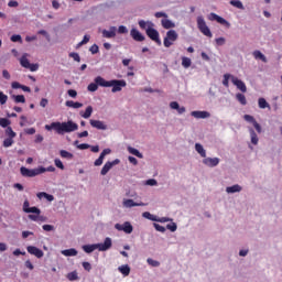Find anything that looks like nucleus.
<instances>
[{
    "label": "nucleus",
    "instance_id": "f257e3e1",
    "mask_svg": "<svg viewBox=\"0 0 282 282\" xmlns=\"http://www.w3.org/2000/svg\"><path fill=\"white\" fill-rule=\"evenodd\" d=\"M46 131H52V129H54V131H56V133H58V135H65V133H72L74 131H78V123L68 120L66 122H52L51 124H46L45 126Z\"/></svg>",
    "mask_w": 282,
    "mask_h": 282
},
{
    "label": "nucleus",
    "instance_id": "f03ea898",
    "mask_svg": "<svg viewBox=\"0 0 282 282\" xmlns=\"http://www.w3.org/2000/svg\"><path fill=\"white\" fill-rule=\"evenodd\" d=\"M95 83H97L99 87H112V94H117V91H122V87H127V82L124 79L107 80L100 76H97L95 78Z\"/></svg>",
    "mask_w": 282,
    "mask_h": 282
},
{
    "label": "nucleus",
    "instance_id": "7ed1b4c3",
    "mask_svg": "<svg viewBox=\"0 0 282 282\" xmlns=\"http://www.w3.org/2000/svg\"><path fill=\"white\" fill-rule=\"evenodd\" d=\"M46 171L48 173H54V171H56V167L48 166L47 169H45L43 166H40L37 169L30 170L25 166H22L20 169V173H21L22 177H36V175H43V173H46Z\"/></svg>",
    "mask_w": 282,
    "mask_h": 282
},
{
    "label": "nucleus",
    "instance_id": "20e7f679",
    "mask_svg": "<svg viewBox=\"0 0 282 282\" xmlns=\"http://www.w3.org/2000/svg\"><path fill=\"white\" fill-rule=\"evenodd\" d=\"M111 246H112L111 238H106L102 243L83 246V250L87 254H91L94 250H99L100 252H107V250H109Z\"/></svg>",
    "mask_w": 282,
    "mask_h": 282
},
{
    "label": "nucleus",
    "instance_id": "39448f33",
    "mask_svg": "<svg viewBox=\"0 0 282 282\" xmlns=\"http://www.w3.org/2000/svg\"><path fill=\"white\" fill-rule=\"evenodd\" d=\"M197 28L204 36H208V39H213V32H210V29L208 25H206V21L204 20L203 17L197 18Z\"/></svg>",
    "mask_w": 282,
    "mask_h": 282
},
{
    "label": "nucleus",
    "instance_id": "423d86ee",
    "mask_svg": "<svg viewBox=\"0 0 282 282\" xmlns=\"http://www.w3.org/2000/svg\"><path fill=\"white\" fill-rule=\"evenodd\" d=\"M145 34L149 36V39H151V41H154V43H158V45H162V40H160V32L153 29V23H149V28L147 29Z\"/></svg>",
    "mask_w": 282,
    "mask_h": 282
},
{
    "label": "nucleus",
    "instance_id": "0eeeda50",
    "mask_svg": "<svg viewBox=\"0 0 282 282\" xmlns=\"http://www.w3.org/2000/svg\"><path fill=\"white\" fill-rule=\"evenodd\" d=\"M177 39H178L177 31L175 30L167 31L166 36L163 40L164 47H171V45H173V43H175Z\"/></svg>",
    "mask_w": 282,
    "mask_h": 282
},
{
    "label": "nucleus",
    "instance_id": "6e6552de",
    "mask_svg": "<svg viewBox=\"0 0 282 282\" xmlns=\"http://www.w3.org/2000/svg\"><path fill=\"white\" fill-rule=\"evenodd\" d=\"M20 65L24 67V69H30V72L39 70V64H31L30 59H28V54L22 55L20 58Z\"/></svg>",
    "mask_w": 282,
    "mask_h": 282
},
{
    "label": "nucleus",
    "instance_id": "1a4fd4ad",
    "mask_svg": "<svg viewBox=\"0 0 282 282\" xmlns=\"http://www.w3.org/2000/svg\"><path fill=\"white\" fill-rule=\"evenodd\" d=\"M115 228L116 230L126 232V235H131V232H133V226L129 221L123 223V225L116 224Z\"/></svg>",
    "mask_w": 282,
    "mask_h": 282
},
{
    "label": "nucleus",
    "instance_id": "9d476101",
    "mask_svg": "<svg viewBox=\"0 0 282 282\" xmlns=\"http://www.w3.org/2000/svg\"><path fill=\"white\" fill-rule=\"evenodd\" d=\"M26 251L29 252V254L36 257V259H43V256H44L43 250L39 249L35 246H28Z\"/></svg>",
    "mask_w": 282,
    "mask_h": 282
},
{
    "label": "nucleus",
    "instance_id": "9b49d317",
    "mask_svg": "<svg viewBox=\"0 0 282 282\" xmlns=\"http://www.w3.org/2000/svg\"><path fill=\"white\" fill-rule=\"evenodd\" d=\"M116 164H120V160L116 159L112 162H106L105 165L101 169L100 174L101 175H107V173H109V171H111V169H113V166H116Z\"/></svg>",
    "mask_w": 282,
    "mask_h": 282
},
{
    "label": "nucleus",
    "instance_id": "f8f14e48",
    "mask_svg": "<svg viewBox=\"0 0 282 282\" xmlns=\"http://www.w3.org/2000/svg\"><path fill=\"white\" fill-rule=\"evenodd\" d=\"M231 83L237 87V89L242 91V94H246V91H248V87H246V83H243V80L237 77H231Z\"/></svg>",
    "mask_w": 282,
    "mask_h": 282
},
{
    "label": "nucleus",
    "instance_id": "ddd939ff",
    "mask_svg": "<svg viewBox=\"0 0 282 282\" xmlns=\"http://www.w3.org/2000/svg\"><path fill=\"white\" fill-rule=\"evenodd\" d=\"M203 164L205 166H209V169H214V166H217L219 164V158H206L203 160Z\"/></svg>",
    "mask_w": 282,
    "mask_h": 282
},
{
    "label": "nucleus",
    "instance_id": "4468645a",
    "mask_svg": "<svg viewBox=\"0 0 282 282\" xmlns=\"http://www.w3.org/2000/svg\"><path fill=\"white\" fill-rule=\"evenodd\" d=\"M89 122L90 127L94 129H98L99 131H107V124H105L102 121L90 119Z\"/></svg>",
    "mask_w": 282,
    "mask_h": 282
},
{
    "label": "nucleus",
    "instance_id": "2eb2a0df",
    "mask_svg": "<svg viewBox=\"0 0 282 282\" xmlns=\"http://www.w3.org/2000/svg\"><path fill=\"white\" fill-rule=\"evenodd\" d=\"M116 32H118V29L111 26L109 30H102L101 34L104 39H116Z\"/></svg>",
    "mask_w": 282,
    "mask_h": 282
},
{
    "label": "nucleus",
    "instance_id": "dca6fc26",
    "mask_svg": "<svg viewBox=\"0 0 282 282\" xmlns=\"http://www.w3.org/2000/svg\"><path fill=\"white\" fill-rule=\"evenodd\" d=\"M111 153V149H105L100 153L99 158L95 161V166H102V162H105V156Z\"/></svg>",
    "mask_w": 282,
    "mask_h": 282
},
{
    "label": "nucleus",
    "instance_id": "f3484780",
    "mask_svg": "<svg viewBox=\"0 0 282 282\" xmlns=\"http://www.w3.org/2000/svg\"><path fill=\"white\" fill-rule=\"evenodd\" d=\"M130 36L133 39V41H138L139 43H142L144 41V35L138 31V29H132L130 31Z\"/></svg>",
    "mask_w": 282,
    "mask_h": 282
},
{
    "label": "nucleus",
    "instance_id": "a211bd4d",
    "mask_svg": "<svg viewBox=\"0 0 282 282\" xmlns=\"http://www.w3.org/2000/svg\"><path fill=\"white\" fill-rule=\"evenodd\" d=\"M208 20L209 21H217V23H220V25H226V23H228V21H226V19L219 17L217 13H210L208 15Z\"/></svg>",
    "mask_w": 282,
    "mask_h": 282
},
{
    "label": "nucleus",
    "instance_id": "6ab92c4d",
    "mask_svg": "<svg viewBox=\"0 0 282 282\" xmlns=\"http://www.w3.org/2000/svg\"><path fill=\"white\" fill-rule=\"evenodd\" d=\"M191 116L197 119H205V118H210V112L196 110V111H192Z\"/></svg>",
    "mask_w": 282,
    "mask_h": 282
},
{
    "label": "nucleus",
    "instance_id": "aec40b11",
    "mask_svg": "<svg viewBox=\"0 0 282 282\" xmlns=\"http://www.w3.org/2000/svg\"><path fill=\"white\" fill-rule=\"evenodd\" d=\"M123 206L126 208H133V206H147L144 203H135L133 199H126L123 200Z\"/></svg>",
    "mask_w": 282,
    "mask_h": 282
},
{
    "label": "nucleus",
    "instance_id": "412c9836",
    "mask_svg": "<svg viewBox=\"0 0 282 282\" xmlns=\"http://www.w3.org/2000/svg\"><path fill=\"white\" fill-rule=\"evenodd\" d=\"M252 56L253 58H256V61H262V63H268V57H265V55H263L261 51H253Z\"/></svg>",
    "mask_w": 282,
    "mask_h": 282
},
{
    "label": "nucleus",
    "instance_id": "4be33fe9",
    "mask_svg": "<svg viewBox=\"0 0 282 282\" xmlns=\"http://www.w3.org/2000/svg\"><path fill=\"white\" fill-rule=\"evenodd\" d=\"M91 113H94V107L88 106L85 110V112L80 111L79 115L82 118H85V120L91 118Z\"/></svg>",
    "mask_w": 282,
    "mask_h": 282
},
{
    "label": "nucleus",
    "instance_id": "5701e85b",
    "mask_svg": "<svg viewBox=\"0 0 282 282\" xmlns=\"http://www.w3.org/2000/svg\"><path fill=\"white\" fill-rule=\"evenodd\" d=\"M65 105L67 107H69L70 109H80L83 107V104L82 102H78V101H74V100H67L65 102Z\"/></svg>",
    "mask_w": 282,
    "mask_h": 282
},
{
    "label": "nucleus",
    "instance_id": "b1692460",
    "mask_svg": "<svg viewBox=\"0 0 282 282\" xmlns=\"http://www.w3.org/2000/svg\"><path fill=\"white\" fill-rule=\"evenodd\" d=\"M11 98L15 102V105H19V104L24 105L25 102V96L23 95H12Z\"/></svg>",
    "mask_w": 282,
    "mask_h": 282
},
{
    "label": "nucleus",
    "instance_id": "393cba45",
    "mask_svg": "<svg viewBox=\"0 0 282 282\" xmlns=\"http://www.w3.org/2000/svg\"><path fill=\"white\" fill-rule=\"evenodd\" d=\"M258 107H259L260 109H270V104H268V101L265 100V98L260 97V98L258 99Z\"/></svg>",
    "mask_w": 282,
    "mask_h": 282
},
{
    "label": "nucleus",
    "instance_id": "a878e982",
    "mask_svg": "<svg viewBox=\"0 0 282 282\" xmlns=\"http://www.w3.org/2000/svg\"><path fill=\"white\" fill-rule=\"evenodd\" d=\"M118 270L123 276H129V274H131V268L128 264L119 267Z\"/></svg>",
    "mask_w": 282,
    "mask_h": 282
},
{
    "label": "nucleus",
    "instance_id": "bb28decb",
    "mask_svg": "<svg viewBox=\"0 0 282 282\" xmlns=\"http://www.w3.org/2000/svg\"><path fill=\"white\" fill-rule=\"evenodd\" d=\"M164 30H171V28H175V23H173V21L169 20V19H163L161 21Z\"/></svg>",
    "mask_w": 282,
    "mask_h": 282
},
{
    "label": "nucleus",
    "instance_id": "cd10ccee",
    "mask_svg": "<svg viewBox=\"0 0 282 282\" xmlns=\"http://www.w3.org/2000/svg\"><path fill=\"white\" fill-rule=\"evenodd\" d=\"M37 197H39V199H43V197H45V199H47V202H54V195L47 194L45 192L37 193Z\"/></svg>",
    "mask_w": 282,
    "mask_h": 282
},
{
    "label": "nucleus",
    "instance_id": "c85d7f7f",
    "mask_svg": "<svg viewBox=\"0 0 282 282\" xmlns=\"http://www.w3.org/2000/svg\"><path fill=\"white\" fill-rule=\"evenodd\" d=\"M62 254H64V257H76V254H78V251L72 248V249L63 250Z\"/></svg>",
    "mask_w": 282,
    "mask_h": 282
},
{
    "label": "nucleus",
    "instance_id": "c756f323",
    "mask_svg": "<svg viewBox=\"0 0 282 282\" xmlns=\"http://www.w3.org/2000/svg\"><path fill=\"white\" fill-rule=\"evenodd\" d=\"M195 150L200 154V158H206V150L200 143L195 144Z\"/></svg>",
    "mask_w": 282,
    "mask_h": 282
},
{
    "label": "nucleus",
    "instance_id": "7c9ffc66",
    "mask_svg": "<svg viewBox=\"0 0 282 282\" xmlns=\"http://www.w3.org/2000/svg\"><path fill=\"white\" fill-rule=\"evenodd\" d=\"M226 193H241V186L240 185H232L226 188Z\"/></svg>",
    "mask_w": 282,
    "mask_h": 282
},
{
    "label": "nucleus",
    "instance_id": "2f4dec72",
    "mask_svg": "<svg viewBox=\"0 0 282 282\" xmlns=\"http://www.w3.org/2000/svg\"><path fill=\"white\" fill-rule=\"evenodd\" d=\"M249 133H250V137H251V142L254 145L259 144V137L257 135V132H254L253 129H249Z\"/></svg>",
    "mask_w": 282,
    "mask_h": 282
},
{
    "label": "nucleus",
    "instance_id": "473e14b6",
    "mask_svg": "<svg viewBox=\"0 0 282 282\" xmlns=\"http://www.w3.org/2000/svg\"><path fill=\"white\" fill-rule=\"evenodd\" d=\"M232 77H235V76L230 75V74H225L224 75V79H223L224 87H230V82L229 80H232Z\"/></svg>",
    "mask_w": 282,
    "mask_h": 282
},
{
    "label": "nucleus",
    "instance_id": "72a5a7b5",
    "mask_svg": "<svg viewBox=\"0 0 282 282\" xmlns=\"http://www.w3.org/2000/svg\"><path fill=\"white\" fill-rule=\"evenodd\" d=\"M59 155H61V158H64L65 160L74 159V154H72V152H67L66 150H61Z\"/></svg>",
    "mask_w": 282,
    "mask_h": 282
},
{
    "label": "nucleus",
    "instance_id": "f704fd0d",
    "mask_svg": "<svg viewBox=\"0 0 282 282\" xmlns=\"http://www.w3.org/2000/svg\"><path fill=\"white\" fill-rule=\"evenodd\" d=\"M236 98H237L238 102H240V105H243V106L248 105V101L246 100V95L238 93L236 95Z\"/></svg>",
    "mask_w": 282,
    "mask_h": 282
},
{
    "label": "nucleus",
    "instance_id": "c9c22d12",
    "mask_svg": "<svg viewBox=\"0 0 282 282\" xmlns=\"http://www.w3.org/2000/svg\"><path fill=\"white\" fill-rule=\"evenodd\" d=\"M142 217H144V219H149L150 221H158V216H154L153 214H151L149 212H144L142 214Z\"/></svg>",
    "mask_w": 282,
    "mask_h": 282
},
{
    "label": "nucleus",
    "instance_id": "e433bc0d",
    "mask_svg": "<svg viewBox=\"0 0 282 282\" xmlns=\"http://www.w3.org/2000/svg\"><path fill=\"white\" fill-rule=\"evenodd\" d=\"M128 151L129 153H131V155H135V158H140V159L143 158L142 153H140V151H138V149L135 148L129 147Z\"/></svg>",
    "mask_w": 282,
    "mask_h": 282
},
{
    "label": "nucleus",
    "instance_id": "4c0bfd02",
    "mask_svg": "<svg viewBox=\"0 0 282 282\" xmlns=\"http://www.w3.org/2000/svg\"><path fill=\"white\" fill-rule=\"evenodd\" d=\"M230 6H234V8H238V10H243V3L240 0H231Z\"/></svg>",
    "mask_w": 282,
    "mask_h": 282
},
{
    "label": "nucleus",
    "instance_id": "58836bf2",
    "mask_svg": "<svg viewBox=\"0 0 282 282\" xmlns=\"http://www.w3.org/2000/svg\"><path fill=\"white\" fill-rule=\"evenodd\" d=\"M192 61L188 57H182V66L185 67V69H188L192 65Z\"/></svg>",
    "mask_w": 282,
    "mask_h": 282
},
{
    "label": "nucleus",
    "instance_id": "ea45409f",
    "mask_svg": "<svg viewBox=\"0 0 282 282\" xmlns=\"http://www.w3.org/2000/svg\"><path fill=\"white\" fill-rule=\"evenodd\" d=\"M98 87H100V84L98 83H90L87 87L88 91H98Z\"/></svg>",
    "mask_w": 282,
    "mask_h": 282
},
{
    "label": "nucleus",
    "instance_id": "a19ab883",
    "mask_svg": "<svg viewBox=\"0 0 282 282\" xmlns=\"http://www.w3.org/2000/svg\"><path fill=\"white\" fill-rule=\"evenodd\" d=\"M6 134H7L9 138H11V139L17 138V132H14V130H12V127H8V128H7Z\"/></svg>",
    "mask_w": 282,
    "mask_h": 282
},
{
    "label": "nucleus",
    "instance_id": "79ce46f5",
    "mask_svg": "<svg viewBox=\"0 0 282 282\" xmlns=\"http://www.w3.org/2000/svg\"><path fill=\"white\" fill-rule=\"evenodd\" d=\"M68 281H78V273L76 271H73L67 274Z\"/></svg>",
    "mask_w": 282,
    "mask_h": 282
},
{
    "label": "nucleus",
    "instance_id": "37998d69",
    "mask_svg": "<svg viewBox=\"0 0 282 282\" xmlns=\"http://www.w3.org/2000/svg\"><path fill=\"white\" fill-rule=\"evenodd\" d=\"M0 127H2L3 129L10 127V120L6 118H0Z\"/></svg>",
    "mask_w": 282,
    "mask_h": 282
},
{
    "label": "nucleus",
    "instance_id": "c03bdc74",
    "mask_svg": "<svg viewBox=\"0 0 282 282\" xmlns=\"http://www.w3.org/2000/svg\"><path fill=\"white\" fill-rule=\"evenodd\" d=\"M54 164L55 166H57V169H61V171H65V165L63 164V161H61V159H55Z\"/></svg>",
    "mask_w": 282,
    "mask_h": 282
},
{
    "label": "nucleus",
    "instance_id": "a18cd8bd",
    "mask_svg": "<svg viewBox=\"0 0 282 282\" xmlns=\"http://www.w3.org/2000/svg\"><path fill=\"white\" fill-rule=\"evenodd\" d=\"M153 227L155 228V230H156L158 232H166V228H165L164 226L158 224V223H154V224H153Z\"/></svg>",
    "mask_w": 282,
    "mask_h": 282
},
{
    "label": "nucleus",
    "instance_id": "49530a36",
    "mask_svg": "<svg viewBox=\"0 0 282 282\" xmlns=\"http://www.w3.org/2000/svg\"><path fill=\"white\" fill-rule=\"evenodd\" d=\"M149 23H153V22H147V21H144V20H140L139 21V26L141 28V30H145V32H147V29L149 28Z\"/></svg>",
    "mask_w": 282,
    "mask_h": 282
},
{
    "label": "nucleus",
    "instance_id": "de8ad7c7",
    "mask_svg": "<svg viewBox=\"0 0 282 282\" xmlns=\"http://www.w3.org/2000/svg\"><path fill=\"white\" fill-rule=\"evenodd\" d=\"M243 120H246V122H250L251 124H254L257 122V119H254V117L250 115H245Z\"/></svg>",
    "mask_w": 282,
    "mask_h": 282
},
{
    "label": "nucleus",
    "instance_id": "09e8293b",
    "mask_svg": "<svg viewBox=\"0 0 282 282\" xmlns=\"http://www.w3.org/2000/svg\"><path fill=\"white\" fill-rule=\"evenodd\" d=\"M147 261H148L149 265H152V268H160V261L153 260L151 258H149Z\"/></svg>",
    "mask_w": 282,
    "mask_h": 282
},
{
    "label": "nucleus",
    "instance_id": "8fccbe9b",
    "mask_svg": "<svg viewBox=\"0 0 282 282\" xmlns=\"http://www.w3.org/2000/svg\"><path fill=\"white\" fill-rule=\"evenodd\" d=\"M12 144H14V140L11 138H7L3 141V147H6V149H8L9 147H12Z\"/></svg>",
    "mask_w": 282,
    "mask_h": 282
},
{
    "label": "nucleus",
    "instance_id": "3c124183",
    "mask_svg": "<svg viewBox=\"0 0 282 282\" xmlns=\"http://www.w3.org/2000/svg\"><path fill=\"white\" fill-rule=\"evenodd\" d=\"M25 213H33L34 215H41V209L37 207H30L29 209H25Z\"/></svg>",
    "mask_w": 282,
    "mask_h": 282
},
{
    "label": "nucleus",
    "instance_id": "603ef678",
    "mask_svg": "<svg viewBox=\"0 0 282 282\" xmlns=\"http://www.w3.org/2000/svg\"><path fill=\"white\" fill-rule=\"evenodd\" d=\"M8 102V95L0 91V105H6Z\"/></svg>",
    "mask_w": 282,
    "mask_h": 282
},
{
    "label": "nucleus",
    "instance_id": "864d4df0",
    "mask_svg": "<svg viewBox=\"0 0 282 282\" xmlns=\"http://www.w3.org/2000/svg\"><path fill=\"white\" fill-rule=\"evenodd\" d=\"M89 52L91 54H98L100 52V48L97 46V44H93L89 48Z\"/></svg>",
    "mask_w": 282,
    "mask_h": 282
},
{
    "label": "nucleus",
    "instance_id": "5fc2aeb1",
    "mask_svg": "<svg viewBox=\"0 0 282 282\" xmlns=\"http://www.w3.org/2000/svg\"><path fill=\"white\" fill-rule=\"evenodd\" d=\"M69 57L76 61V63H80V55L78 53H69Z\"/></svg>",
    "mask_w": 282,
    "mask_h": 282
},
{
    "label": "nucleus",
    "instance_id": "6e6d98bb",
    "mask_svg": "<svg viewBox=\"0 0 282 282\" xmlns=\"http://www.w3.org/2000/svg\"><path fill=\"white\" fill-rule=\"evenodd\" d=\"M167 230H171V232H175L177 230V225L175 223L166 225Z\"/></svg>",
    "mask_w": 282,
    "mask_h": 282
},
{
    "label": "nucleus",
    "instance_id": "4d7b16f0",
    "mask_svg": "<svg viewBox=\"0 0 282 282\" xmlns=\"http://www.w3.org/2000/svg\"><path fill=\"white\" fill-rule=\"evenodd\" d=\"M11 41H12V43H21L22 37H21V35L15 34V35L11 36Z\"/></svg>",
    "mask_w": 282,
    "mask_h": 282
},
{
    "label": "nucleus",
    "instance_id": "13d9d810",
    "mask_svg": "<svg viewBox=\"0 0 282 282\" xmlns=\"http://www.w3.org/2000/svg\"><path fill=\"white\" fill-rule=\"evenodd\" d=\"M215 42H216V45H219V46L226 45V39L225 37H217L215 40Z\"/></svg>",
    "mask_w": 282,
    "mask_h": 282
},
{
    "label": "nucleus",
    "instance_id": "bf43d9fd",
    "mask_svg": "<svg viewBox=\"0 0 282 282\" xmlns=\"http://www.w3.org/2000/svg\"><path fill=\"white\" fill-rule=\"evenodd\" d=\"M89 39H91V36L84 35V39L79 42L78 45H87V43H89Z\"/></svg>",
    "mask_w": 282,
    "mask_h": 282
},
{
    "label": "nucleus",
    "instance_id": "052dcab7",
    "mask_svg": "<svg viewBox=\"0 0 282 282\" xmlns=\"http://www.w3.org/2000/svg\"><path fill=\"white\" fill-rule=\"evenodd\" d=\"M90 148H91V145H89L88 143H82V144L77 145V149H79L80 151H85Z\"/></svg>",
    "mask_w": 282,
    "mask_h": 282
},
{
    "label": "nucleus",
    "instance_id": "680f3d73",
    "mask_svg": "<svg viewBox=\"0 0 282 282\" xmlns=\"http://www.w3.org/2000/svg\"><path fill=\"white\" fill-rule=\"evenodd\" d=\"M128 32H129V30H127V26H124V25H120L118 28V33L119 34H127Z\"/></svg>",
    "mask_w": 282,
    "mask_h": 282
},
{
    "label": "nucleus",
    "instance_id": "e2e57ef3",
    "mask_svg": "<svg viewBox=\"0 0 282 282\" xmlns=\"http://www.w3.org/2000/svg\"><path fill=\"white\" fill-rule=\"evenodd\" d=\"M67 94L70 98H76V96H78V91H76L75 89L67 90Z\"/></svg>",
    "mask_w": 282,
    "mask_h": 282
},
{
    "label": "nucleus",
    "instance_id": "0e129e2a",
    "mask_svg": "<svg viewBox=\"0 0 282 282\" xmlns=\"http://www.w3.org/2000/svg\"><path fill=\"white\" fill-rule=\"evenodd\" d=\"M83 268L86 270V272H91V263L83 262Z\"/></svg>",
    "mask_w": 282,
    "mask_h": 282
},
{
    "label": "nucleus",
    "instance_id": "69168bd1",
    "mask_svg": "<svg viewBox=\"0 0 282 282\" xmlns=\"http://www.w3.org/2000/svg\"><path fill=\"white\" fill-rule=\"evenodd\" d=\"M37 34H41L42 36H45V39H46L47 41H50V33H47V31H45V30H40V31L37 32Z\"/></svg>",
    "mask_w": 282,
    "mask_h": 282
},
{
    "label": "nucleus",
    "instance_id": "338daca9",
    "mask_svg": "<svg viewBox=\"0 0 282 282\" xmlns=\"http://www.w3.org/2000/svg\"><path fill=\"white\" fill-rule=\"evenodd\" d=\"M43 140H44L43 135L36 134L34 142H35V144H41V142H43Z\"/></svg>",
    "mask_w": 282,
    "mask_h": 282
},
{
    "label": "nucleus",
    "instance_id": "774afa93",
    "mask_svg": "<svg viewBox=\"0 0 282 282\" xmlns=\"http://www.w3.org/2000/svg\"><path fill=\"white\" fill-rule=\"evenodd\" d=\"M24 265H25V268H28V270H34V264H32V261H30V260H26L24 262Z\"/></svg>",
    "mask_w": 282,
    "mask_h": 282
}]
</instances>
